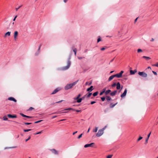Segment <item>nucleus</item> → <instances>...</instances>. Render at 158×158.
I'll use <instances>...</instances> for the list:
<instances>
[{"mask_svg":"<svg viewBox=\"0 0 158 158\" xmlns=\"http://www.w3.org/2000/svg\"><path fill=\"white\" fill-rule=\"evenodd\" d=\"M116 83H114L113 84H112V87H114L116 86Z\"/></svg>","mask_w":158,"mask_h":158,"instance_id":"de8ad7c7","label":"nucleus"},{"mask_svg":"<svg viewBox=\"0 0 158 158\" xmlns=\"http://www.w3.org/2000/svg\"><path fill=\"white\" fill-rule=\"evenodd\" d=\"M78 81L77 80L72 83L66 85L64 87V89L65 90H68L69 89L72 88L75 85L77 84Z\"/></svg>","mask_w":158,"mask_h":158,"instance_id":"f257e3e1","label":"nucleus"},{"mask_svg":"<svg viewBox=\"0 0 158 158\" xmlns=\"http://www.w3.org/2000/svg\"><path fill=\"white\" fill-rule=\"evenodd\" d=\"M73 111H76L77 112H79L81 111V110H76L75 109L73 110Z\"/></svg>","mask_w":158,"mask_h":158,"instance_id":"8fccbe9b","label":"nucleus"},{"mask_svg":"<svg viewBox=\"0 0 158 158\" xmlns=\"http://www.w3.org/2000/svg\"><path fill=\"white\" fill-rule=\"evenodd\" d=\"M85 97H86V95H85L84 96H83L82 98H81L82 99V100H84Z\"/></svg>","mask_w":158,"mask_h":158,"instance_id":"c03bdc74","label":"nucleus"},{"mask_svg":"<svg viewBox=\"0 0 158 158\" xmlns=\"http://www.w3.org/2000/svg\"><path fill=\"white\" fill-rule=\"evenodd\" d=\"M77 102L78 103H80L82 101V99L81 98H79L78 99H77Z\"/></svg>","mask_w":158,"mask_h":158,"instance_id":"5701e85b","label":"nucleus"},{"mask_svg":"<svg viewBox=\"0 0 158 158\" xmlns=\"http://www.w3.org/2000/svg\"><path fill=\"white\" fill-rule=\"evenodd\" d=\"M115 77V75H114L110 76L109 77V81H111L114 78V77Z\"/></svg>","mask_w":158,"mask_h":158,"instance_id":"a211bd4d","label":"nucleus"},{"mask_svg":"<svg viewBox=\"0 0 158 158\" xmlns=\"http://www.w3.org/2000/svg\"><path fill=\"white\" fill-rule=\"evenodd\" d=\"M142 138H143V137H142L140 136L139 137V138L138 139L137 141H139V140H140L142 139Z\"/></svg>","mask_w":158,"mask_h":158,"instance_id":"4c0bfd02","label":"nucleus"},{"mask_svg":"<svg viewBox=\"0 0 158 158\" xmlns=\"http://www.w3.org/2000/svg\"><path fill=\"white\" fill-rule=\"evenodd\" d=\"M115 77H116L118 78H120L122 77V75H121V74L120 73H117L116 74H115Z\"/></svg>","mask_w":158,"mask_h":158,"instance_id":"f3484780","label":"nucleus"},{"mask_svg":"<svg viewBox=\"0 0 158 158\" xmlns=\"http://www.w3.org/2000/svg\"><path fill=\"white\" fill-rule=\"evenodd\" d=\"M108 110H109V109L108 108H106V109H105L104 110V112L105 113H108Z\"/></svg>","mask_w":158,"mask_h":158,"instance_id":"a878e982","label":"nucleus"},{"mask_svg":"<svg viewBox=\"0 0 158 158\" xmlns=\"http://www.w3.org/2000/svg\"><path fill=\"white\" fill-rule=\"evenodd\" d=\"M142 52V50L140 49H139L137 50V52Z\"/></svg>","mask_w":158,"mask_h":158,"instance_id":"ea45409f","label":"nucleus"},{"mask_svg":"<svg viewBox=\"0 0 158 158\" xmlns=\"http://www.w3.org/2000/svg\"><path fill=\"white\" fill-rule=\"evenodd\" d=\"M30 138H31V136H29L28 139H26L25 141L26 142H27L28 140H29L30 139Z\"/></svg>","mask_w":158,"mask_h":158,"instance_id":"09e8293b","label":"nucleus"},{"mask_svg":"<svg viewBox=\"0 0 158 158\" xmlns=\"http://www.w3.org/2000/svg\"><path fill=\"white\" fill-rule=\"evenodd\" d=\"M106 49V48L103 47L101 49V50L102 51H103Z\"/></svg>","mask_w":158,"mask_h":158,"instance_id":"5fc2aeb1","label":"nucleus"},{"mask_svg":"<svg viewBox=\"0 0 158 158\" xmlns=\"http://www.w3.org/2000/svg\"><path fill=\"white\" fill-rule=\"evenodd\" d=\"M16 147H9V148H5V149H7V148H15Z\"/></svg>","mask_w":158,"mask_h":158,"instance_id":"c9c22d12","label":"nucleus"},{"mask_svg":"<svg viewBox=\"0 0 158 158\" xmlns=\"http://www.w3.org/2000/svg\"><path fill=\"white\" fill-rule=\"evenodd\" d=\"M117 93V90H114L113 92L110 93V94L112 96H114Z\"/></svg>","mask_w":158,"mask_h":158,"instance_id":"2eb2a0df","label":"nucleus"},{"mask_svg":"<svg viewBox=\"0 0 158 158\" xmlns=\"http://www.w3.org/2000/svg\"><path fill=\"white\" fill-rule=\"evenodd\" d=\"M151 132H150L148 135V137L147 138H149L150 136V135H151Z\"/></svg>","mask_w":158,"mask_h":158,"instance_id":"680f3d73","label":"nucleus"},{"mask_svg":"<svg viewBox=\"0 0 158 158\" xmlns=\"http://www.w3.org/2000/svg\"><path fill=\"white\" fill-rule=\"evenodd\" d=\"M33 109V108L32 107H30L29 109V110H31Z\"/></svg>","mask_w":158,"mask_h":158,"instance_id":"774afa93","label":"nucleus"},{"mask_svg":"<svg viewBox=\"0 0 158 158\" xmlns=\"http://www.w3.org/2000/svg\"><path fill=\"white\" fill-rule=\"evenodd\" d=\"M3 119L5 121H7L8 120V118L6 116H4L3 117Z\"/></svg>","mask_w":158,"mask_h":158,"instance_id":"473e14b6","label":"nucleus"},{"mask_svg":"<svg viewBox=\"0 0 158 158\" xmlns=\"http://www.w3.org/2000/svg\"><path fill=\"white\" fill-rule=\"evenodd\" d=\"M63 100H60V101H58V102H56V103H60V102H63Z\"/></svg>","mask_w":158,"mask_h":158,"instance_id":"13d9d810","label":"nucleus"},{"mask_svg":"<svg viewBox=\"0 0 158 158\" xmlns=\"http://www.w3.org/2000/svg\"><path fill=\"white\" fill-rule=\"evenodd\" d=\"M105 94L107 95L109 94V90H107L106 92H105Z\"/></svg>","mask_w":158,"mask_h":158,"instance_id":"a19ab883","label":"nucleus"},{"mask_svg":"<svg viewBox=\"0 0 158 158\" xmlns=\"http://www.w3.org/2000/svg\"><path fill=\"white\" fill-rule=\"evenodd\" d=\"M8 100L10 101H13L15 102H17V100L14 98L12 97H9L8 98Z\"/></svg>","mask_w":158,"mask_h":158,"instance_id":"9d476101","label":"nucleus"},{"mask_svg":"<svg viewBox=\"0 0 158 158\" xmlns=\"http://www.w3.org/2000/svg\"><path fill=\"white\" fill-rule=\"evenodd\" d=\"M117 86V89H119L120 88V84L119 82H118L117 83L116 85Z\"/></svg>","mask_w":158,"mask_h":158,"instance_id":"dca6fc26","label":"nucleus"},{"mask_svg":"<svg viewBox=\"0 0 158 158\" xmlns=\"http://www.w3.org/2000/svg\"><path fill=\"white\" fill-rule=\"evenodd\" d=\"M143 58H145L147 60H149L151 59V58L150 57H148V56H143Z\"/></svg>","mask_w":158,"mask_h":158,"instance_id":"4be33fe9","label":"nucleus"},{"mask_svg":"<svg viewBox=\"0 0 158 158\" xmlns=\"http://www.w3.org/2000/svg\"><path fill=\"white\" fill-rule=\"evenodd\" d=\"M61 89L60 88H57L56 89H55L52 92V94H54L56 93L57 92L59 91Z\"/></svg>","mask_w":158,"mask_h":158,"instance_id":"39448f33","label":"nucleus"},{"mask_svg":"<svg viewBox=\"0 0 158 158\" xmlns=\"http://www.w3.org/2000/svg\"><path fill=\"white\" fill-rule=\"evenodd\" d=\"M83 134H81V135H80L78 137V139H80L81 137L82 136V135Z\"/></svg>","mask_w":158,"mask_h":158,"instance_id":"37998d69","label":"nucleus"},{"mask_svg":"<svg viewBox=\"0 0 158 158\" xmlns=\"http://www.w3.org/2000/svg\"><path fill=\"white\" fill-rule=\"evenodd\" d=\"M101 99L102 101H104L105 100L106 98L105 97H102L101 98Z\"/></svg>","mask_w":158,"mask_h":158,"instance_id":"58836bf2","label":"nucleus"},{"mask_svg":"<svg viewBox=\"0 0 158 158\" xmlns=\"http://www.w3.org/2000/svg\"><path fill=\"white\" fill-rule=\"evenodd\" d=\"M71 58V56H70L68 59V60L67 63V65L65 66L62 67L61 69L62 70H65L69 69L71 65V61H70Z\"/></svg>","mask_w":158,"mask_h":158,"instance_id":"f03ea898","label":"nucleus"},{"mask_svg":"<svg viewBox=\"0 0 158 158\" xmlns=\"http://www.w3.org/2000/svg\"><path fill=\"white\" fill-rule=\"evenodd\" d=\"M93 86H91L89 88H88L87 89V91L88 92H91L93 90Z\"/></svg>","mask_w":158,"mask_h":158,"instance_id":"ddd939ff","label":"nucleus"},{"mask_svg":"<svg viewBox=\"0 0 158 158\" xmlns=\"http://www.w3.org/2000/svg\"><path fill=\"white\" fill-rule=\"evenodd\" d=\"M148 139H149V138H147L146 139V140H145V143L146 144L148 143Z\"/></svg>","mask_w":158,"mask_h":158,"instance_id":"e433bc0d","label":"nucleus"},{"mask_svg":"<svg viewBox=\"0 0 158 158\" xmlns=\"http://www.w3.org/2000/svg\"><path fill=\"white\" fill-rule=\"evenodd\" d=\"M22 5H21V6H19L18 8H15V10L17 11L18 9L21 7L22 6Z\"/></svg>","mask_w":158,"mask_h":158,"instance_id":"49530a36","label":"nucleus"},{"mask_svg":"<svg viewBox=\"0 0 158 158\" xmlns=\"http://www.w3.org/2000/svg\"><path fill=\"white\" fill-rule=\"evenodd\" d=\"M152 73H153V74L155 75H157V73L156 72H155V71H152Z\"/></svg>","mask_w":158,"mask_h":158,"instance_id":"6e6d98bb","label":"nucleus"},{"mask_svg":"<svg viewBox=\"0 0 158 158\" xmlns=\"http://www.w3.org/2000/svg\"><path fill=\"white\" fill-rule=\"evenodd\" d=\"M7 116L9 118H17V116L16 115H12L11 114H8Z\"/></svg>","mask_w":158,"mask_h":158,"instance_id":"1a4fd4ad","label":"nucleus"},{"mask_svg":"<svg viewBox=\"0 0 158 158\" xmlns=\"http://www.w3.org/2000/svg\"><path fill=\"white\" fill-rule=\"evenodd\" d=\"M137 70L136 69L134 70V71L132 70H131L130 71V73L131 75H133L135 74V73L137 72Z\"/></svg>","mask_w":158,"mask_h":158,"instance_id":"f8f14e48","label":"nucleus"},{"mask_svg":"<svg viewBox=\"0 0 158 158\" xmlns=\"http://www.w3.org/2000/svg\"><path fill=\"white\" fill-rule=\"evenodd\" d=\"M92 81H91L89 83V84H88V82H87L85 83V85H90L92 84Z\"/></svg>","mask_w":158,"mask_h":158,"instance_id":"7c9ffc66","label":"nucleus"},{"mask_svg":"<svg viewBox=\"0 0 158 158\" xmlns=\"http://www.w3.org/2000/svg\"><path fill=\"white\" fill-rule=\"evenodd\" d=\"M24 124L26 125H30L31 124V123H24Z\"/></svg>","mask_w":158,"mask_h":158,"instance_id":"3c124183","label":"nucleus"},{"mask_svg":"<svg viewBox=\"0 0 158 158\" xmlns=\"http://www.w3.org/2000/svg\"><path fill=\"white\" fill-rule=\"evenodd\" d=\"M98 94V91H97V92H96L95 93H94L93 94V95L94 97H95V96H96Z\"/></svg>","mask_w":158,"mask_h":158,"instance_id":"bb28decb","label":"nucleus"},{"mask_svg":"<svg viewBox=\"0 0 158 158\" xmlns=\"http://www.w3.org/2000/svg\"><path fill=\"white\" fill-rule=\"evenodd\" d=\"M96 103V102L95 101H92L91 102V104H93Z\"/></svg>","mask_w":158,"mask_h":158,"instance_id":"bf43d9fd","label":"nucleus"},{"mask_svg":"<svg viewBox=\"0 0 158 158\" xmlns=\"http://www.w3.org/2000/svg\"><path fill=\"white\" fill-rule=\"evenodd\" d=\"M20 115H21L23 117H26L28 118H32V117L31 116H29L27 115H24V114H22V113H20Z\"/></svg>","mask_w":158,"mask_h":158,"instance_id":"9b49d317","label":"nucleus"},{"mask_svg":"<svg viewBox=\"0 0 158 158\" xmlns=\"http://www.w3.org/2000/svg\"><path fill=\"white\" fill-rule=\"evenodd\" d=\"M31 129H24L23 131L25 132H28L29 131H31Z\"/></svg>","mask_w":158,"mask_h":158,"instance_id":"2f4dec72","label":"nucleus"},{"mask_svg":"<svg viewBox=\"0 0 158 158\" xmlns=\"http://www.w3.org/2000/svg\"><path fill=\"white\" fill-rule=\"evenodd\" d=\"M74 110V109L72 108H69L65 109V110Z\"/></svg>","mask_w":158,"mask_h":158,"instance_id":"864d4df0","label":"nucleus"},{"mask_svg":"<svg viewBox=\"0 0 158 158\" xmlns=\"http://www.w3.org/2000/svg\"><path fill=\"white\" fill-rule=\"evenodd\" d=\"M78 58L79 60H81L83 58H84V57H78Z\"/></svg>","mask_w":158,"mask_h":158,"instance_id":"603ef678","label":"nucleus"},{"mask_svg":"<svg viewBox=\"0 0 158 158\" xmlns=\"http://www.w3.org/2000/svg\"><path fill=\"white\" fill-rule=\"evenodd\" d=\"M17 15H16L15 16V17H14V19H13V21H15V19H16V18L17 17Z\"/></svg>","mask_w":158,"mask_h":158,"instance_id":"052dcab7","label":"nucleus"},{"mask_svg":"<svg viewBox=\"0 0 158 158\" xmlns=\"http://www.w3.org/2000/svg\"><path fill=\"white\" fill-rule=\"evenodd\" d=\"M105 92V90H104L103 91L101 92L100 94V95H102V94Z\"/></svg>","mask_w":158,"mask_h":158,"instance_id":"a18cd8bd","label":"nucleus"},{"mask_svg":"<svg viewBox=\"0 0 158 158\" xmlns=\"http://www.w3.org/2000/svg\"><path fill=\"white\" fill-rule=\"evenodd\" d=\"M127 89H125V91L121 95V98H123L126 95L127 93Z\"/></svg>","mask_w":158,"mask_h":158,"instance_id":"6e6552de","label":"nucleus"},{"mask_svg":"<svg viewBox=\"0 0 158 158\" xmlns=\"http://www.w3.org/2000/svg\"><path fill=\"white\" fill-rule=\"evenodd\" d=\"M98 38L97 40V42L98 43L101 40V38L100 36H98Z\"/></svg>","mask_w":158,"mask_h":158,"instance_id":"cd10ccee","label":"nucleus"},{"mask_svg":"<svg viewBox=\"0 0 158 158\" xmlns=\"http://www.w3.org/2000/svg\"><path fill=\"white\" fill-rule=\"evenodd\" d=\"M124 72L123 71H121L119 73L120 74H121V75H122L123 73Z\"/></svg>","mask_w":158,"mask_h":158,"instance_id":"0e129e2a","label":"nucleus"},{"mask_svg":"<svg viewBox=\"0 0 158 158\" xmlns=\"http://www.w3.org/2000/svg\"><path fill=\"white\" fill-rule=\"evenodd\" d=\"M106 99L107 100V102H109V97L107 96L106 98Z\"/></svg>","mask_w":158,"mask_h":158,"instance_id":"e2e57ef3","label":"nucleus"},{"mask_svg":"<svg viewBox=\"0 0 158 158\" xmlns=\"http://www.w3.org/2000/svg\"><path fill=\"white\" fill-rule=\"evenodd\" d=\"M43 121V120H39V121H36V122H35V123H38L39 122H40L41 121Z\"/></svg>","mask_w":158,"mask_h":158,"instance_id":"79ce46f5","label":"nucleus"},{"mask_svg":"<svg viewBox=\"0 0 158 158\" xmlns=\"http://www.w3.org/2000/svg\"><path fill=\"white\" fill-rule=\"evenodd\" d=\"M113 156V155H109V158H111Z\"/></svg>","mask_w":158,"mask_h":158,"instance_id":"338daca9","label":"nucleus"},{"mask_svg":"<svg viewBox=\"0 0 158 158\" xmlns=\"http://www.w3.org/2000/svg\"><path fill=\"white\" fill-rule=\"evenodd\" d=\"M10 32L8 31L5 34V36H6L7 35L10 36Z\"/></svg>","mask_w":158,"mask_h":158,"instance_id":"393cba45","label":"nucleus"},{"mask_svg":"<svg viewBox=\"0 0 158 158\" xmlns=\"http://www.w3.org/2000/svg\"><path fill=\"white\" fill-rule=\"evenodd\" d=\"M94 144V143H92L90 144H86L84 145V147L86 148L89 147H92Z\"/></svg>","mask_w":158,"mask_h":158,"instance_id":"0eeeda50","label":"nucleus"},{"mask_svg":"<svg viewBox=\"0 0 158 158\" xmlns=\"http://www.w3.org/2000/svg\"><path fill=\"white\" fill-rule=\"evenodd\" d=\"M92 94V93H89L88 94H86V98H88L90 97Z\"/></svg>","mask_w":158,"mask_h":158,"instance_id":"b1692460","label":"nucleus"},{"mask_svg":"<svg viewBox=\"0 0 158 158\" xmlns=\"http://www.w3.org/2000/svg\"><path fill=\"white\" fill-rule=\"evenodd\" d=\"M81 96V94H79L76 98H74V100H76L77 99H78V98H79Z\"/></svg>","mask_w":158,"mask_h":158,"instance_id":"412c9836","label":"nucleus"},{"mask_svg":"<svg viewBox=\"0 0 158 158\" xmlns=\"http://www.w3.org/2000/svg\"><path fill=\"white\" fill-rule=\"evenodd\" d=\"M108 127V125H106L102 129H101L102 130V131H104V130H105V129L107 128Z\"/></svg>","mask_w":158,"mask_h":158,"instance_id":"f704fd0d","label":"nucleus"},{"mask_svg":"<svg viewBox=\"0 0 158 158\" xmlns=\"http://www.w3.org/2000/svg\"><path fill=\"white\" fill-rule=\"evenodd\" d=\"M117 103H116L114 104H113L112 103H111L110 105V106L111 108H113L114 106H115L117 104Z\"/></svg>","mask_w":158,"mask_h":158,"instance_id":"aec40b11","label":"nucleus"},{"mask_svg":"<svg viewBox=\"0 0 158 158\" xmlns=\"http://www.w3.org/2000/svg\"><path fill=\"white\" fill-rule=\"evenodd\" d=\"M98 127H95L94 129L93 130V132H96L98 130Z\"/></svg>","mask_w":158,"mask_h":158,"instance_id":"6ab92c4d","label":"nucleus"},{"mask_svg":"<svg viewBox=\"0 0 158 158\" xmlns=\"http://www.w3.org/2000/svg\"><path fill=\"white\" fill-rule=\"evenodd\" d=\"M152 66H156L158 67V62H157L155 64H153L152 65Z\"/></svg>","mask_w":158,"mask_h":158,"instance_id":"72a5a7b5","label":"nucleus"},{"mask_svg":"<svg viewBox=\"0 0 158 158\" xmlns=\"http://www.w3.org/2000/svg\"><path fill=\"white\" fill-rule=\"evenodd\" d=\"M73 51L74 52L75 55L76 56V55L77 49L76 48H75L73 50Z\"/></svg>","mask_w":158,"mask_h":158,"instance_id":"c85d7f7f","label":"nucleus"},{"mask_svg":"<svg viewBox=\"0 0 158 158\" xmlns=\"http://www.w3.org/2000/svg\"><path fill=\"white\" fill-rule=\"evenodd\" d=\"M138 74L140 75V76L144 77H147L148 75L146 73H145L142 72H139L138 73Z\"/></svg>","mask_w":158,"mask_h":158,"instance_id":"20e7f679","label":"nucleus"},{"mask_svg":"<svg viewBox=\"0 0 158 158\" xmlns=\"http://www.w3.org/2000/svg\"><path fill=\"white\" fill-rule=\"evenodd\" d=\"M50 150L52 153L55 155H58L59 154L58 152L55 149H51Z\"/></svg>","mask_w":158,"mask_h":158,"instance_id":"423d86ee","label":"nucleus"},{"mask_svg":"<svg viewBox=\"0 0 158 158\" xmlns=\"http://www.w3.org/2000/svg\"><path fill=\"white\" fill-rule=\"evenodd\" d=\"M41 46V44H40V45H39V48H38V50H39V51H40Z\"/></svg>","mask_w":158,"mask_h":158,"instance_id":"4d7b16f0","label":"nucleus"},{"mask_svg":"<svg viewBox=\"0 0 158 158\" xmlns=\"http://www.w3.org/2000/svg\"><path fill=\"white\" fill-rule=\"evenodd\" d=\"M40 53V51H39V50H38V51L37 52H36L35 53V56H37V55H38V54Z\"/></svg>","mask_w":158,"mask_h":158,"instance_id":"c756f323","label":"nucleus"},{"mask_svg":"<svg viewBox=\"0 0 158 158\" xmlns=\"http://www.w3.org/2000/svg\"><path fill=\"white\" fill-rule=\"evenodd\" d=\"M104 132L101 129H99L96 135V136L99 137L101 136L103 133Z\"/></svg>","mask_w":158,"mask_h":158,"instance_id":"7ed1b4c3","label":"nucleus"},{"mask_svg":"<svg viewBox=\"0 0 158 158\" xmlns=\"http://www.w3.org/2000/svg\"><path fill=\"white\" fill-rule=\"evenodd\" d=\"M18 35V32L17 31H15L14 34V39L16 40L17 38V36Z\"/></svg>","mask_w":158,"mask_h":158,"instance_id":"4468645a","label":"nucleus"},{"mask_svg":"<svg viewBox=\"0 0 158 158\" xmlns=\"http://www.w3.org/2000/svg\"><path fill=\"white\" fill-rule=\"evenodd\" d=\"M42 133V131H40L39 132H38L36 133V134H41V133Z\"/></svg>","mask_w":158,"mask_h":158,"instance_id":"69168bd1","label":"nucleus"}]
</instances>
